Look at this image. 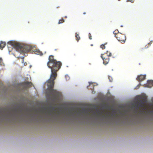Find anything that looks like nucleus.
Returning a JSON list of instances; mask_svg holds the SVG:
<instances>
[{"instance_id":"f257e3e1","label":"nucleus","mask_w":153,"mask_h":153,"mask_svg":"<svg viewBox=\"0 0 153 153\" xmlns=\"http://www.w3.org/2000/svg\"><path fill=\"white\" fill-rule=\"evenodd\" d=\"M49 61L47 65L48 67L51 69V73L50 78L47 82L49 90L50 91L52 98L56 99L60 96V93L56 90L53 89L54 85V80L57 76V71L60 68L62 63L60 61H57L54 59L53 55H50L48 58Z\"/></svg>"},{"instance_id":"f03ea898","label":"nucleus","mask_w":153,"mask_h":153,"mask_svg":"<svg viewBox=\"0 0 153 153\" xmlns=\"http://www.w3.org/2000/svg\"><path fill=\"white\" fill-rule=\"evenodd\" d=\"M7 47L9 52H11L14 48L16 51L22 53H27L30 51L32 48L29 45H22L16 42L10 41L7 42Z\"/></svg>"},{"instance_id":"7ed1b4c3","label":"nucleus","mask_w":153,"mask_h":153,"mask_svg":"<svg viewBox=\"0 0 153 153\" xmlns=\"http://www.w3.org/2000/svg\"><path fill=\"white\" fill-rule=\"evenodd\" d=\"M111 56V53L108 51H107L106 54L101 56V57L103 61V63L105 65H106L108 63L109 61V58L108 57Z\"/></svg>"},{"instance_id":"20e7f679","label":"nucleus","mask_w":153,"mask_h":153,"mask_svg":"<svg viewBox=\"0 0 153 153\" xmlns=\"http://www.w3.org/2000/svg\"><path fill=\"white\" fill-rule=\"evenodd\" d=\"M115 36L117 38L118 41L122 43L125 42L126 38L125 35L120 33H118L115 34Z\"/></svg>"},{"instance_id":"39448f33","label":"nucleus","mask_w":153,"mask_h":153,"mask_svg":"<svg viewBox=\"0 0 153 153\" xmlns=\"http://www.w3.org/2000/svg\"><path fill=\"white\" fill-rule=\"evenodd\" d=\"M146 102V99L143 98L142 100H140L139 105H138V103H137L136 105L137 106V108H139V107L143 108L145 106Z\"/></svg>"},{"instance_id":"423d86ee","label":"nucleus","mask_w":153,"mask_h":153,"mask_svg":"<svg viewBox=\"0 0 153 153\" xmlns=\"http://www.w3.org/2000/svg\"><path fill=\"white\" fill-rule=\"evenodd\" d=\"M145 78L146 75H141L138 76L137 80L139 81H141L144 80Z\"/></svg>"},{"instance_id":"0eeeda50","label":"nucleus","mask_w":153,"mask_h":153,"mask_svg":"<svg viewBox=\"0 0 153 153\" xmlns=\"http://www.w3.org/2000/svg\"><path fill=\"white\" fill-rule=\"evenodd\" d=\"M94 113L95 114L99 117L102 115L103 112H101L99 110H97L95 111Z\"/></svg>"},{"instance_id":"6e6552de","label":"nucleus","mask_w":153,"mask_h":153,"mask_svg":"<svg viewBox=\"0 0 153 153\" xmlns=\"http://www.w3.org/2000/svg\"><path fill=\"white\" fill-rule=\"evenodd\" d=\"M147 85L149 87H151L153 86V80H149L147 82Z\"/></svg>"},{"instance_id":"1a4fd4ad","label":"nucleus","mask_w":153,"mask_h":153,"mask_svg":"<svg viewBox=\"0 0 153 153\" xmlns=\"http://www.w3.org/2000/svg\"><path fill=\"white\" fill-rule=\"evenodd\" d=\"M5 42H1L0 44V48L2 50L5 46Z\"/></svg>"},{"instance_id":"9d476101","label":"nucleus","mask_w":153,"mask_h":153,"mask_svg":"<svg viewBox=\"0 0 153 153\" xmlns=\"http://www.w3.org/2000/svg\"><path fill=\"white\" fill-rule=\"evenodd\" d=\"M25 85L28 87H31L32 84L30 82H25Z\"/></svg>"},{"instance_id":"9b49d317","label":"nucleus","mask_w":153,"mask_h":153,"mask_svg":"<svg viewBox=\"0 0 153 153\" xmlns=\"http://www.w3.org/2000/svg\"><path fill=\"white\" fill-rule=\"evenodd\" d=\"M56 111V109L54 107H51L50 109H49V111L50 113H52L53 112H55Z\"/></svg>"},{"instance_id":"f8f14e48","label":"nucleus","mask_w":153,"mask_h":153,"mask_svg":"<svg viewBox=\"0 0 153 153\" xmlns=\"http://www.w3.org/2000/svg\"><path fill=\"white\" fill-rule=\"evenodd\" d=\"M75 37L76 38V39L77 41V42H78L79 40L80 39V37H79V34H77L76 33H75Z\"/></svg>"},{"instance_id":"ddd939ff","label":"nucleus","mask_w":153,"mask_h":153,"mask_svg":"<svg viewBox=\"0 0 153 153\" xmlns=\"http://www.w3.org/2000/svg\"><path fill=\"white\" fill-rule=\"evenodd\" d=\"M35 53L40 56H42L43 54L42 52L39 51H35Z\"/></svg>"},{"instance_id":"4468645a","label":"nucleus","mask_w":153,"mask_h":153,"mask_svg":"<svg viewBox=\"0 0 153 153\" xmlns=\"http://www.w3.org/2000/svg\"><path fill=\"white\" fill-rule=\"evenodd\" d=\"M64 22H65V21H64V19H63V18H62L61 19H60L59 20V21L58 22V24H60L63 23Z\"/></svg>"},{"instance_id":"2eb2a0df","label":"nucleus","mask_w":153,"mask_h":153,"mask_svg":"<svg viewBox=\"0 0 153 153\" xmlns=\"http://www.w3.org/2000/svg\"><path fill=\"white\" fill-rule=\"evenodd\" d=\"M100 48H102V49H104L105 48V45L102 44L101 45Z\"/></svg>"},{"instance_id":"dca6fc26","label":"nucleus","mask_w":153,"mask_h":153,"mask_svg":"<svg viewBox=\"0 0 153 153\" xmlns=\"http://www.w3.org/2000/svg\"><path fill=\"white\" fill-rule=\"evenodd\" d=\"M13 111L14 112L16 113V112H17V111H18V109L17 108H14L13 109Z\"/></svg>"},{"instance_id":"f3484780","label":"nucleus","mask_w":153,"mask_h":153,"mask_svg":"<svg viewBox=\"0 0 153 153\" xmlns=\"http://www.w3.org/2000/svg\"><path fill=\"white\" fill-rule=\"evenodd\" d=\"M88 36H89V39H92V38H91V34L90 33H89V34H88Z\"/></svg>"},{"instance_id":"a211bd4d","label":"nucleus","mask_w":153,"mask_h":153,"mask_svg":"<svg viewBox=\"0 0 153 153\" xmlns=\"http://www.w3.org/2000/svg\"><path fill=\"white\" fill-rule=\"evenodd\" d=\"M127 1H130L132 3H133L134 2V0H127Z\"/></svg>"},{"instance_id":"6ab92c4d","label":"nucleus","mask_w":153,"mask_h":153,"mask_svg":"<svg viewBox=\"0 0 153 153\" xmlns=\"http://www.w3.org/2000/svg\"><path fill=\"white\" fill-rule=\"evenodd\" d=\"M21 59H22V63H24V57H22V58H21Z\"/></svg>"},{"instance_id":"aec40b11","label":"nucleus","mask_w":153,"mask_h":153,"mask_svg":"<svg viewBox=\"0 0 153 153\" xmlns=\"http://www.w3.org/2000/svg\"><path fill=\"white\" fill-rule=\"evenodd\" d=\"M152 42H153L152 41H151L148 44V45H149L150 46L151 45V44H152Z\"/></svg>"},{"instance_id":"412c9836","label":"nucleus","mask_w":153,"mask_h":153,"mask_svg":"<svg viewBox=\"0 0 153 153\" xmlns=\"http://www.w3.org/2000/svg\"><path fill=\"white\" fill-rule=\"evenodd\" d=\"M149 46L150 45H148H148H146L145 46V47L146 48H148L149 47Z\"/></svg>"},{"instance_id":"4be33fe9","label":"nucleus","mask_w":153,"mask_h":153,"mask_svg":"<svg viewBox=\"0 0 153 153\" xmlns=\"http://www.w3.org/2000/svg\"><path fill=\"white\" fill-rule=\"evenodd\" d=\"M110 115L109 113H107L106 115L108 116H109Z\"/></svg>"},{"instance_id":"5701e85b","label":"nucleus","mask_w":153,"mask_h":153,"mask_svg":"<svg viewBox=\"0 0 153 153\" xmlns=\"http://www.w3.org/2000/svg\"><path fill=\"white\" fill-rule=\"evenodd\" d=\"M27 65V63H26V62H25L24 63V65Z\"/></svg>"},{"instance_id":"b1692460","label":"nucleus","mask_w":153,"mask_h":153,"mask_svg":"<svg viewBox=\"0 0 153 153\" xmlns=\"http://www.w3.org/2000/svg\"><path fill=\"white\" fill-rule=\"evenodd\" d=\"M84 14H85V13H84Z\"/></svg>"},{"instance_id":"393cba45","label":"nucleus","mask_w":153,"mask_h":153,"mask_svg":"<svg viewBox=\"0 0 153 153\" xmlns=\"http://www.w3.org/2000/svg\"><path fill=\"white\" fill-rule=\"evenodd\" d=\"M120 0H119V1H120Z\"/></svg>"}]
</instances>
